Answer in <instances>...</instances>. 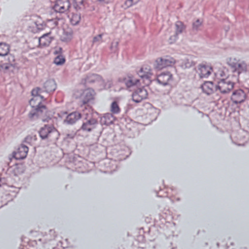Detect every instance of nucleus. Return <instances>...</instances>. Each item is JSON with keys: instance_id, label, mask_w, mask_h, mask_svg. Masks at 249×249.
Masks as SVG:
<instances>
[{"instance_id": "1", "label": "nucleus", "mask_w": 249, "mask_h": 249, "mask_svg": "<svg viewBox=\"0 0 249 249\" xmlns=\"http://www.w3.org/2000/svg\"><path fill=\"white\" fill-rule=\"evenodd\" d=\"M39 136L42 139H47L49 142H55L58 139L59 133L52 126L44 125L39 130Z\"/></svg>"}, {"instance_id": "2", "label": "nucleus", "mask_w": 249, "mask_h": 249, "mask_svg": "<svg viewBox=\"0 0 249 249\" xmlns=\"http://www.w3.org/2000/svg\"><path fill=\"white\" fill-rule=\"evenodd\" d=\"M176 60L170 55L157 58L154 63L155 69L161 70L167 67L174 66L176 63Z\"/></svg>"}, {"instance_id": "3", "label": "nucleus", "mask_w": 249, "mask_h": 249, "mask_svg": "<svg viewBox=\"0 0 249 249\" xmlns=\"http://www.w3.org/2000/svg\"><path fill=\"white\" fill-rule=\"evenodd\" d=\"M43 97L42 96H35L33 97L30 101V105L31 106L35 108V112H31L29 114V117L30 119L34 118L35 116L38 115L40 111H42V109H46L45 106L41 105L42 100Z\"/></svg>"}, {"instance_id": "4", "label": "nucleus", "mask_w": 249, "mask_h": 249, "mask_svg": "<svg viewBox=\"0 0 249 249\" xmlns=\"http://www.w3.org/2000/svg\"><path fill=\"white\" fill-rule=\"evenodd\" d=\"M229 65L233 69L234 71L238 74L247 71V65L243 61L236 58H231L229 62Z\"/></svg>"}, {"instance_id": "5", "label": "nucleus", "mask_w": 249, "mask_h": 249, "mask_svg": "<svg viewBox=\"0 0 249 249\" xmlns=\"http://www.w3.org/2000/svg\"><path fill=\"white\" fill-rule=\"evenodd\" d=\"M234 87V83L229 79H223L218 82L217 85V89H218L221 93L229 92Z\"/></svg>"}, {"instance_id": "6", "label": "nucleus", "mask_w": 249, "mask_h": 249, "mask_svg": "<svg viewBox=\"0 0 249 249\" xmlns=\"http://www.w3.org/2000/svg\"><path fill=\"white\" fill-rule=\"evenodd\" d=\"M148 97V92L144 88L136 89L132 94V100L137 103H140Z\"/></svg>"}, {"instance_id": "7", "label": "nucleus", "mask_w": 249, "mask_h": 249, "mask_svg": "<svg viewBox=\"0 0 249 249\" xmlns=\"http://www.w3.org/2000/svg\"><path fill=\"white\" fill-rule=\"evenodd\" d=\"M70 6L71 3L69 0H56L53 6V9L56 12L64 13Z\"/></svg>"}, {"instance_id": "8", "label": "nucleus", "mask_w": 249, "mask_h": 249, "mask_svg": "<svg viewBox=\"0 0 249 249\" xmlns=\"http://www.w3.org/2000/svg\"><path fill=\"white\" fill-rule=\"evenodd\" d=\"M212 71L213 69L210 65L201 64L198 65L197 72L201 78H207Z\"/></svg>"}, {"instance_id": "9", "label": "nucleus", "mask_w": 249, "mask_h": 249, "mask_svg": "<svg viewBox=\"0 0 249 249\" xmlns=\"http://www.w3.org/2000/svg\"><path fill=\"white\" fill-rule=\"evenodd\" d=\"M137 73L142 78L146 79L149 81H150V79L153 75L150 66L147 65H143Z\"/></svg>"}, {"instance_id": "10", "label": "nucleus", "mask_w": 249, "mask_h": 249, "mask_svg": "<svg viewBox=\"0 0 249 249\" xmlns=\"http://www.w3.org/2000/svg\"><path fill=\"white\" fill-rule=\"evenodd\" d=\"M246 98V95L243 90L238 89L234 90L231 96V101L235 104L243 102Z\"/></svg>"}, {"instance_id": "11", "label": "nucleus", "mask_w": 249, "mask_h": 249, "mask_svg": "<svg viewBox=\"0 0 249 249\" xmlns=\"http://www.w3.org/2000/svg\"><path fill=\"white\" fill-rule=\"evenodd\" d=\"M173 79V75L169 71L163 72L157 76L158 82L164 86L170 83Z\"/></svg>"}, {"instance_id": "12", "label": "nucleus", "mask_w": 249, "mask_h": 249, "mask_svg": "<svg viewBox=\"0 0 249 249\" xmlns=\"http://www.w3.org/2000/svg\"><path fill=\"white\" fill-rule=\"evenodd\" d=\"M79 98L83 104H86L93 100L94 91L91 89H86L83 91Z\"/></svg>"}, {"instance_id": "13", "label": "nucleus", "mask_w": 249, "mask_h": 249, "mask_svg": "<svg viewBox=\"0 0 249 249\" xmlns=\"http://www.w3.org/2000/svg\"><path fill=\"white\" fill-rule=\"evenodd\" d=\"M28 150L29 149L27 146L21 145L17 151L14 153L13 157L16 160H22L26 157Z\"/></svg>"}, {"instance_id": "14", "label": "nucleus", "mask_w": 249, "mask_h": 249, "mask_svg": "<svg viewBox=\"0 0 249 249\" xmlns=\"http://www.w3.org/2000/svg\"><path fill=\"white\" fill-rule=\"evenodd\" d=\"M203 92L210 95L213 93L217 89V86H215L213 82L211 81L205 82L201 86Z\"/></svg>"}, {"instance_id": "15", "label": "nucleus", "mask_w": 249, "mask_h": 249, "mask_svg": "<svg viewBox=\"0 0 249 249\" xmlns=\"http://www.w3.org/2000/svg\"><path fill=\"white\" fill-rule=\"evenodd\" d=\"M53 39V37L51 36V32L44 34L38 39L39 45L41 47L48 46Z\"/></svg>"}, {"instance_id": "16", "label": "nucleus", "mask_w": 249, "mask_h": 249, "mask_svg": "<svg viewBox=\"0 0 249 249\" xmlns=\"http://www.w3.org/2000/svg\"><path fill=\"white\" fill-rule=\"evenodd\" d=\"M97 124V121L94 119H91L84 123L81 126V129L83 131L90 132L95 128Z\"/></svg>"}, {"instance_id": "17", "label": "nucleus", "mask_w": 249, "mask_h": 249, "mask_svg": "<svg viewBox=\"0 0 249 249\" xmlns=\"http://www.w3.org/2000/svg\"><path fill=\"white\" fill-rule=\"evenodd\" d=\"M81 118V114L78 112H73L69 114L65 120V122L68 124H73Z\"/></svg>"}, {"instance_id": "18", "label": "nucleus", "mask_w": 249, "mask_h": 249, "mask_svg": "<svg viewBox=\"0 0 249 249\" xmlns=\"http://www.w3.org/2000/svg\"><path fill=\"white\" fill-rule=\"evenodd\" d=\"M123 81L126 87L128 88L137 85L140 82V80L139 79L135 78L131 75H127L124 77L123 79Z\"/></svg>"}, {"instance_id": "19", "label": "nucleus", "mask_w": 249, "mask_h": 249, "mask_svg": "<svg viewBox=\"0 0 249 249\" xmlns=\"http://www.w3.org/2000/svg\"><path fill=\"white\" fill-rule=\"evenodd\" d=\"M176 35L170 38V43H174L177 39V35L181 33L185 29V26L181 21H178L176 23Z\"/></svg>"}, {"instance_id": "20", "label": "nucleus", "mask_w": 249, "mask_h": 249, "mask_svg": "<svg viewBox=\"0 0 249 249\" xmlns=\"http://www.w3.org/2000/svg\"><path fill=\"white\" fill-rule=\"evenodd\" d=\"M44 88L45 91L51 92L54 91L56 88V85L53 80H49L46 81L44 84Z\"/></svg>"}, {"instance_id": "21", "label": "nucleus", "mask_w": 249, "mask_h": 249, "mask_svg": "<svg viewBox=\"0 0 249 249\" xmlns=\"http://www.w3.org/2000/svg\"><path fill=\"white\" fill-rule=\"evenodd\" d=\"M69 17L71 24L76 25L78 24L81 20V15L77 11L75 12H72L70 14Z\"/></svg>"}, {"instance_id": "22", "label": "nucleus", "mask_w": 249, "mask_h": 249, "mask_svg": "<svg viewBox=\"0 0 249 249\" xmlns=\"http://www.w3.org/2000/svg\"><path fill=\"white\" fill-rule=\"evenodd\" d=\"M10 46L7 43L0 42V56L8 55L10 52Z\"/></svg>"}, {"instance_id": "23", "label": "nucleus", "mask_w": 249, "mask_h": 249, "mask_svg": "<svg viewBox=\"0 0 249 249\" xmlns=\"http://www.w3.org/2000/svg\"><path fill=\"white\" fill-rule=\"evenodd\" d=\"M113 116L109 113L105 114L102 118H101V122L104 124L109 125L110 124L112 123L113 120Z\"/></svg>"}, {"instance_id": "24", "label": "nucleus", "mask_w": 249, "mask_h": 249, "mask_svg": "<svg viewBox=\"0 0 249 249\" xmlns=\"http://www.w3.org/2000/svg\"><path fill=\"white\" fill-rule=\"evenodd\" d=\"M73 7L76 11L81 10L84 8V0H74Z\"/></svg>"}, {"instance_id": "25", "label": "nucleus", "mask_w": 249, "mask_h": 249, "mask_svg": "<svg viewBox=\"0 0 249 249\" xmlns=\"http://www.w3.org/2000/svg\"><path fill=\"white\" fill-rule=\"evenodd\" d=\"M37 140L36 135L31 134L28 135L25 139V142L30 145H33Z\"/></svg>"}, {"instance_id": "26", "label": "nucleus", "mask_w": 249, "mask_h": 249, "mask_svg": "<svg viewBox=\"0 0 249 249\" xmlns=\"http://www.w3.org/2000/svg\"><path fill=\"white\" fill-rule=\"evenodd\" d=\"M110 111L113 114H118L120 112L121 109L117 102L114 101L111 103L110 106Z\"/></svg>"}, {"instance_id": "27", "label": "nucleus", "mask_w": 249, "mask_h": 249, "mask_svg": "<svg viewBox=\"0 0 249 249\" xmlns=\"http://www.w3.org/2000/svg\"><path fill=\"white\" fill-rule=\"evenodd\" d=\"M65 62L64 57L61 55H58L54 60V63L57 65L63 64Z\"/></svg>"}, {"instance_id": "28", "label": "nucleus", "mask_w": 249, "mask_h": 249, "mask_svg": "<svg viewBox=\"0 0 249 249\" xmlns=\"http://www.w3.org/2000/svg\"><path fill=\"white\" fill-rule=\"evenodd\" d=\"M41 92V90L39 88H36L34 89L32 91V94L33 97L40 96V93Z\"/></svg>"}, {"instance_id": "29", "label": "nucleus", "mask_w": 249, "mask_h": 249, "mask_svg": "<svg viewBox=\"0 0 249 249\" xmlns=\"http://www.w3.org/2000/svg\"><path fill=\"white\" fill-rule=\"evenodd\" d=\"M139 1V0H126L125 2V5L126 7H129L137 3Z\"/></svg>"}, {"instance_id": "30", "label": "nucleus", "mask_w": 249, "mask_h": 249, "mask_svg": "<svg viewBox=\"0 0 249 249\" xmlns=\"http://www.w3.org/2000/svg\"><path fill=\"white\" fill-rule=\"evenodd\" d=\"M102 34H100L97 36H94L93 38L92 43H95L97 42L100 41L102 40Z\"/></svg>"}, {"instance_id": "31", "label": "nucleus", "mask_w": 249, "mask_h": 249, "mask_svg": "<svg viewBox=\"0 0 249 249\" xmlns=\"http://www.w3.org/2000/svg\"><path fill=\"white\" fill-rule=\"evenodd\" d=\"M202 23L199 20L197 19L195 22L193 23V27L197 29L199 26H201Z\"/></svg>"}, {"instance_id": "32", "label": "nucleus", "mask_w": 249, "mask_h": 249, "mask_svg": "<svg viewBox=\"0 0 249 249\" xmlns=\"http://www.w3.org/2000/svg\"><path fill=\"white\" fill-rule=\"evenodd\" d=\"M191 66V64L190 62H187L184 64L185 68L190 67Z\"/></svg>"}, {"instance_id": "33", "label": "nucleus", "mask_w": 249, "mask_h": 249, "mask_svg": "<svg viewBox=\"0 0 249 249\" xmlns=\"http://www.w3.org/2000/svg\"><path fill=\"white\" fill-rule=\"evenodd\" d=\"M111 0H98L100 2H104L105 3H108Z\"/></svg>"}, {"instance_id": "34", "label": "nucleus", "mask_w": 249, "mask_h": 249, "mask_svg": "<svg viewBox=\"0 0 249 249\" xmlns=\"http://www.w3.org/2000/svg\"><path fill=\"white\" fill-rule=\"evenodd\" d=\"M94 82V81H93V80H89V77H87V78H86V79H85V82H86H86Z\"/></svg>"}, {"instance_id": "35", "label": "nucleus", "mask_w": 249, "mask_h": 249, "mask_svg": "<svg viewBox=\"0 0 249 249\" xmlns=\"http://www.w3.org/2000/svg\"><path fill=\"white\" fill-rule=\"evenodd\" d=\"M3 180H4V179H2L0 178V186L3 183V182L2 181Z\"/></svg>"}, {"instance_id": "36", "label": "nucleus", "mask_w": 249, "mask_h": 249, "mask_svg": "<svg viewBox=\"0 0 249 249\" xmlns=\"http://www.w3.org/2000/svg\"><path fill=\"white\" fill-rule=\"evenodd\" d=\"M10 56L12 58L13 61H14V56L12 55H10Z\"/></svg>"}, {"instance_id": "37", "label": "nucleus", "mask_w": 249, "mask_h": 249, "mask_svg": "<svg viewBox=\"0 0 249 249\" xmlns=\"http://www.w3.org/2000/svg\"><path fill=\"white\" fill-rule=\"evenodd\" d=\"M5 69H8V67L7 66H6V67H5Z\"/></svg>"}]
</instances>
